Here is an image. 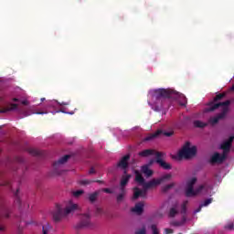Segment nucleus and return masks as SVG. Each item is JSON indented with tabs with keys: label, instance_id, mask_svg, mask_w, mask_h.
<instances>
[{
	"label": "nucleus",
	"instance_id": "1",
	"mask_svg": "<svg viewBox=\"0 0 234 234\" xmlns=\"http://www.w3.org/2000/svg\"><path fill=\"white\" fill-rule=\"evenodd\" d=\"M154 111L160 112L162 109H165L167 105V100L169 98H174L178 100L180 105L183 107L187 105V98L183 93L176 91L175 90L169 89H158L154 90Z\"/></svg>",
	"mask_w": 234,
	"mask_h": 234
},
{
	"label": "nucleus",
	"instance_id": "2",
	"mask_svg": "<svg viewBox=\"0 0 234 234\" xmlns=\"http://www.w3.org/2000/svg\"><path fill=\"white\" fill-rule=\"evenodd\" d=\"M231 104V101L228 100L223 102H208V107L206 109L207 112H213V111H217V109L222 107L221 112L214 117H210L208 122L211 125H217L220 120H224L226 118V114L229 112V105Z\"/></svg>",
	"mask_w": 234,
	"mask_h": 234
},
{
	"label": "nucleus",
	"instance_id": "3",
	"mask_svg": "<svg viewBox=\"0 0 234 234\" xmlns=\"http://www.w3.org/2000/svg\"><path fill=\"white\" fill-rule=\"evenodd\" d=\"M76 209H78V204L71 203V201H69V204L66 207L65 209H63L61 206L57 205L55 211H53L54 222H59L63 217L70 215V213H73V211H76Z\"/></svg>",
	"mask_w": 234,
	"mask_h": 234
},
{
	"label": "nucleus",
	"instance_id": "4",
	"mask_svg": "<svg viewBox=\"0 0 234 234\" xmlns=\"http://www.w3.org/2000/svg\"><path fill=\"white\" fill-rule=\"evenodd\" d=\"M75 230L77 233L83 229H92L94 228V223L90 222V215L84 214L81 216L80 222H78L75 226Z\"/></svg>",
	"mask_w": 234,
	"mask_h": 234
},
{
	"label": "nucleus",
	"instance_id": "5",
	"mask_svg": "<svg viewBox=\"0 0 234 234\" xmlns=\"http://www.w3.org/2000/svg\"><path fill=\"white\" fill-rule=\"evenodd\" d=\"M12 209L6 207L5 200L0 198V231H6V227L2 223V218H10Z\"/></svg>",
	"mask_w": 234,
	"mask_h": 234
},
{
	"label": "nucleus",
	"instance_id": "6",
	"mask_svg": "<svg viewBox=\"0 0 234 234\" xmlns=\"http://www.w3.org/2000/svg\"><path fill=\"white\" fill-rule=\"evenodd\" d=\"M197 154V146L191 147V143L186 142L183 148L179 151V158H191Z\"/></svg>",
	"mask_w": 234,
	"mask_h": 234
},
{
	"label": "nucleus",
	"instance_id": "7",
	"mask_svg": "<svg viewBox=\"0 0 234 234\" xmlns=\"http://www.w3.org/2000/svg\"><path fill=\"white\" fill-rule=\"evenodd\" d=\"M69 158H70V155H64L53 164V169L57 175H61V167L69 162Z\"/></svg>",
	"mask_w": 234,
	"mask_h": 234
},
{
	"label": "nucleus",
	"instance_id": "8",
	"mask_svg": "<svg viewBox=\"0 0 234 234\" xmlns=\"http://www.w3.org/2000/svg\"><path fill=\"white\" fill-rule=\"evenodd\" d=\"M162 158H164V153L156 152L155 153V162H156V164H158L160 165V167H162L165 171H169V170L173 169V166H171V164L164 161V159H162Z\"/></svg>",
	"mask_w": 234,
	"mask_h": 234
},
{
	"label": "nucleus",
	"instance_id": "9",
	"mask_svg": "<svg viewBox=\"0 0 234 234\" xmlns=\"http://www.w3.org/2000/svg\"><path fill=\"white\" fill-rule=\"evenodd\" d=\"M228 158V155L224 153L221 154L218 152L214 153L209 159V164L214 165V164H224V161Z\"/></svg>",
	"mask_w": 234,
	"mask_h": 234
},
{
	"label": "nucleus",
	"instance_id": "10",
	"mask_svg": "<svg viewBox=\"0 0 234 234\" xmlns=\"http://www.w3.org/2000/svg\"><path fill=\"white\" fill-rule=\"evenodd\" d=\"M131 160V155L126 154L121 158L117 164L119 169H122L123 175H127V169L129 168V161Z\"/></svg>",
	"mask_w": 234,
	"mask_h": 234
},
{
	"label": "nucleus",
	"instance_id": "11",
	"mask_svg": "<svg viewBox=\"0 0 234 234\" xmlns=\"http://www.w3.org/2000/svg\"><path fill=\"white\" fill-rule=\"evenodd\" d=\"M147 198V188L144 186L143 189L139 187L133 188V200H138V198Z\"/></svg>",
	"mask_w": 234,
	"mask_h": 234
},
{
	"label": "nucleus",
	"instance_id": "12",
	"mask_svg": "<svg viewBox=\"0 0 234 234\" xmlns=\"http://www.w3.org/2000/svg\"><path fill=\"white\" fill-rule=\"evenodd\" d=\"M234 135H231L229 140L223 142L220 145V149H222L223 154L228 155V153H229V150L231 149V145L233 144Z\"/></svg>",
	"mask_w": 234,
	"mask_h": 234
},
{
	"label": "nucleus",
	"instance_id": "13",
	"mask_svg": "<svg viewBox=\"0 0 234 234\" xmlns=\"http://www.w3.org/2000/svg\"><path fill=\"white\" fill-rule=\"evenodd\" d=\"M195 184H197V177L191 178L186 183V197H191L193 195V190L195 189Z\"/></svg>",
	"mask_w": 234,
	"mask_h": 234
},
{
	"label": "nucleus",
	"instance_id": "14",
	"mask_svg": "<svg viewBox=\"0 0 234 234\" xmlns=\"http://www.w3.org/2000/svg\"><path fill=\"white\" fill-rule=\"evenodd\" d=\"M18 107V104L8 103L5 107L0 109V113L5 114L6 112H12V111H17Z\"/></svg>",
	"mask_w": 234,
	"mask_h": 234
},
{
	"label": "nucleus",
	"instance_id": "15",
	"mask_svg": "<svg viewBox=\"0 0 234 234\" xmlns=\"http://www.w3.org/2000/svg\"><path fill=\"white\" fill-rule=\"evenodd\" d=\"M160 184H162V180H160V178L158 179H152L149 182L144 183V187L145 189H151V187H156V186H160Z\"/></svg>",
	"mask_w": 234,
	"mask_h": 234
},
{
	"label": "nucleus",
	"instance_id": "16",
	"mask_svg": "<svg viewBox=\"0 0 234 234\" xmlns=\"http://www.w3.org/2000/svg\"><path fill=\"white\" fill-rule=\"evenodd\" d=\"M144 202L136 203L134 207L131 209L132 213H136V215H142V213H144Z\"/></svg>",
	"mask_w": 234,
	"mask_h": 234
},
{
	"label": "nucleus",
	"instance_id": "17",
	"mask_svg": "<svg viewBox=\"0 0 234 234\" xmlns=\"http://www.w3.org/2000/svg\"><path fill=\"white\" fill-rule=\"evenodd\" d=\"M156 151L155 150H153V149H145V150H143L142 152H139V155L142 157V158H147V156H153V154H155L156 155Z\"/></svg>",
	"mask_w": 234,
	"mask_h": 234
},
{
	"label": "nucleus",
	"instance_id": "18",
	"mask_svg": "<svg viewBox=\"0 0 234 234\" xmlns=\"http://www.w3.org/2000/svg\"><path fill=\"white\" fill-rule=\"evenodd\" d=\"M131 175L124 174L121 178V187L120 189H125V186L129 184V181L131 180Z\"/></svg>",
	"mask_w": 234,
	"mask_h": 234
},
{
	"label": "nucleus",
	"instance_id": "19",
	"mask_svg": "<svg viewBox=\"0 0 234 234\" xmlns=\"http://www.w3.org/2000/svg\"><path fill=\"white\" fill-rule=\"evenodd\" d=\"M141 171H142V173H144V175H145V176H146L147 178L153 176V173H154V172H153V170H151V169L149 168V165H143L142 168H141Z\"/></svg>",
	"mask_w": 234,
	"mask_h": 234
},
{
	"label": "nucleus",
	"instance_id": "20",
	"mask_svg": "<svg viewBox=\"0 0 234 234\" xmlns=\"http://www.w3.org/2000/svg\"><path fill=\"white\" fill-rule=\"evenodd\" d=\"M161 133H162V131L158 130L157 132L147 135L144 138V142H151V140H154V138H158V136H160Z\"/></svg>",
	"mask_w": 234,
	"mask_h": 234
},
{
	"label": "nucleus",
	"instance_id": "21",
	"mask_svg": "<svg viewBox=\"0 0 234 234\" xmlns=\"http://www.w3.org/2000/svg\"><path fill=\"white\" fill-rule=\"evenodd\" d=\"M135 182L143 186H144L145 184V179L144 178V176H142V174H140V172L138 171H135Z\"/></svg>",
	"mask_w": 234,
	"mask_h": 234
},
{
	"label": "nucleus",
	"instance_id": "22",
	"mask_svg": "<svg viewBox=\"0 0 234 234\" xmlns=\"http://www.w3.org/2000/svg\"><path fill=\"white\" fill-rule=\"evenodd\" d=\"M27 152L32 156H43V152L39 151V150H37L36 148H29V149H27Z\"/></svg>",
	"mask_w": 234,
	"mask_h": 234
},
{
	"label": "nucleus",
	"instance_id": "23",
	"mask_svg": "<svg viewBox=\"0 0 234 234\" xmlns=\"http://www.w3.org/2000/svg\"><path fill=\"white\" fill-rule=\"evenodd\" d=\"M204 189H206V186L204 185L199 186L196 189L194 188L193 194H190V197H197V195H200V193H202V191H204Z\"/></svg>",
	"mask_w": 234,
	"mask_h": 234
},
{
	"label": "nucleus",
	"instance_id": "24",
	"mask_svg": "<svg viewBox=\"0 0 234 234\" xmlns=\"http://www.w3.org/2000/svg\"><path fill=\"white\" fill-rule=\"evenodd\" d=\"M100 196V192L99 191H95L91 194L89 195V200L90 202H91V204H93V202L95 200H98V197Z\"/></svg>",
	"mask_w": 234,
	"mask_h": 234
},
{
	"label": "nucleus",
	"instance_id": "25",
	"mask_svg": "<svg viewBox=\"0 0 234 234\" xmlns=\"http://www.w3.org/2000/svg\"><path fill=\"white\" fill-rule=\"evenodd\" d=\"M194 126L197 129H204V127H207V123L203 122L202 121H194Z\"/></svg>",
	"mask_w": 234,
	"mask_h": 234
},
{
	"label": "nucleus",
	"instance_id": "26",
	"mask_svg": "<svg viewBox=\"0 0 234 234\" xmlns=\"http://www.w3.org/2000/svg\"><path fill=\"white\" fill-rule=\"evenodd\" d=\"M121 193L117 196V202H122L127 191L125 188H120Z\"/></svg>",
	"mask_w": 234,
	"mask_h": 234
},
{
	"label": "nucleus",
	"instance_id": "27",
	"mask_svg": "<svg viewBox=\"0 0 234 234\" xmlns=\"http://www.w3.org/2000/svg\"><path fill=\"white\" fill-rule=\"evenodd\" d=\"M14 195H15L16 204H17L18 206H21V195L19 194V188L16 189Z\"/></svg>",
	"mask_w": 234,
	"mask_h": 234
},
{
	"label": "nucleus",
	"instance_id": "28",
	"mask_svg": "<svg viewBox=\"0 0 234 234\" xmlns=\"http://www.w3.org/2000/svg\"><path fill=\"white\" fill-rule=\"evenodd\" d=\"M186 216H183L181 221H174V222H172V226H176V228L184 226L186 224Z\"/></svg>",
	"mask_w": 234,
	"mask_h": 234
},
{
	"label": "nucleus",
	"instance_id": "29",
	"mask_svg": "<svg viewBox=\"0 0 234 234\" xmlns=\"http://www.w3.org/2000/svg\"><path fill=\"white\" fill-rule=\"evenodd\" d=\"M15 164H18L19 165H22V167H25V159L21 156L15 157Z\"/></svg>",
	"mask_w": 234,
	"mask_h": 234
},
{
	"label": "nucleus",
	"instance_id": "30",
	"mask_svg": "<svg viewBox=\"0 0 234 234\" xmlns=\"http://www.w3.org/2000/svg\"><path fill=\"white\" fill-rule=\"evenodd\" d=\"M175 186V183L168 184L162 187L163 193H167L170 189H173V186Z\"/></svg>",
	"mask_w": 234,
	"mask_h": 234
},
{
	"label": "nucleus",
	"instance_id": "31",
	"mask_svg": "<svg viewBox=\"0 0 234 234\" xmlns=\"http://www.w3.org/2000/svg\"><path fill=\"white\" fill-rule=\"evenodd\" d=\"M225 97H226V93H219L214 97V100L212 102L215 103L216 101H220V100H222V98H225Z\"/></svg>",
	"mask_w": 234,
	"mask_h": 234
},
{
	"label": "nucleus",
	"instance_id": "32",
	"mask_svg": "<svg viewBox=\"0 0 234 234\" xmlns=\"http://www.w3.org/2000/svg\"><path fill=\"white\" fill-rule=\"evenodd\" d=\"M187 213V201L183 202L181 206V214L186 215Z\"/></svg>",
	"mask_w": 234,
	"mask_h": 234
},
{
	"label": "nucleus",
	"instance_id": "33",
	"mask_svg": "<svg viewBox=\"0 0 234 234\" xmlns=\"http://www.w3.org/2000/svg\"><path fill=\"white\" fill-rule=\"evenodd\" d=\"M176 215H178V210H176L175 207L170 208V211H169L170 218H174V217H176Z\"/></svg>",
	"mask_w": 234,
	"mask_h": 234
},
{
	"label": "nucleus",
	"instance_id": "34",
	"mask_svg": "<svg viewBox=\"0 0 234 234\" xmlns=\"http://www.w3.org/2000/svg\"><path fill=\"white\" fill-rule=\"evenodd\" d=\"M92 183H94V181L89 179H83L80 181V186H89Z\"/></svg>",
	"mask_w": 234,
	"mask_h": 234
},
{
	"label": "nucleus",
	"instance_id": "35",
	"mask_svg": "<svg viewBox=\"0 0 234 234\" xmlns=\"http://www.w3.org/2000/svg\"><path fill=\"white\" fill-rule=\"evenodd\" d=\"M171 178H173V175L166 174V175L163 176L161 178H159V180H161V183H162L165 180H171Z\"/></svg>",
	"mask_w": 234,
	"mask_h": 234
},
{
	"label": "nucleus",
	"instance_id": "36",
	"mask_svg": "<svg viewBox=\"0 0 234 234\" xmlns=\"http://www.w3.org/2000/svg\"><path fill=\"white\" fill-rule=\"evenodd\" d=\"M211 202H213V198H207L201 205L203 207H206L209 206V204H211Z\"/></svg>",
	"mask_w": 234,
	"mask_h": 234
},
{
	"label": "nucleus",
	"instance_id": "37",
	"mask_svg": "<svg viewBox=\"0 0 234 234\" xmlns=\"http://www.w3.org/2000/svg\"><path fill=\"white\" fill-rule=\"evenodd\" d=\"M48 109H54L56 107V101H50L47 104Z\"/></svg>",
	"mask_w": 234,
	"mask_h": 234
},
{
	"label": "nucleus",
	"instance_id": "38",
	"mask_svg": "<svg viewBox=\"0 0 234 234\" xmlns=\"http://www.w3.org/2000/svg\"><path fill=\"white\" fill-rule=\"evenodd\" d=\"M81 195H83V190H77L75 192H73V197H81Z\"/></svg>",
	"mask_w": 234,
	"mask_h": 234
},
{
	"label": "nucleus",
	"instance_id": "39",
	"mask_svg": "<svg viewBox=\"0 0 234 234\" xmlns=\"http://www.w3.org/2000/svg\"><path fill=\"white\" fill-rule=\"evenodd\" d=\"M163 134L169 138V137L173 136V134H175V133L174 132H164Z\"/></svg>",
	"mask_w": 234,
	"mask_h": 234
},
{
	"label": "nucleus",
	"instance_id": "40",
	"mask_svg": "<svg viewBox=\"0 0 234 234\" xmlns=\"http://www.w3.org/2000/svg\"><path fill=\"white\" fill-rule=\"evenodd\" d=\"M102 191L103 193H108L109 195H112V190H111V188H103Z\"/></svg>",
	"mask_w": 234,
	"mask_h": 234
},
{
	"label": "nucleus",
	"instance_id": "41",
	"mask_svg": "<svg viewBox=\"0 0 234 234\" xmlns=\"http://www.w3.org/2000/svg\"><path fill=\"white\" fill-rule=\"evenodd\" d=\"M145 233H146L145 228H143L140 230L135 232V234H145Z\"/></svg>",
	"mask_w": 234,
	"mask_h": 234
},
{
	"label": "nucleus",
	"instance_id": "42",
	"mask_svg": "<svg viewBox=\"0 0 234 234\" xmlns=\"http://www.w3.org/2000/svg\"><path fill=\"white\" fill-rule=\"evenodd\" d=\"M203 207H204L202 206V204H200L199 207L195 210V213H200Z\"/></svg>",
	"mask_w": 234,
	"mask_h": 234
},
{
	"label": "nucleus",
	"instance_id": "43",
	"mask_svg": "<svg viewBox=\"0 0 234 234\" xmlns=\"http://www.w3.org/2000/svg\"><path fill=\"white\" fill-rule=\"evenodd\" d=\"M101 213H103V209L98 207V208L96 209V215H101Z\"/></svg>",
	"mask_w": 234,
	"mask_h": 234
},
{
	"label": "nucleus",
	"instance_id": "44",
	"mask_svg": "<svg viewBox=\"0 0 234 234\" xmlns=\"http://www.w3.org/2000/svg\"><path fill=\"white\" fill-rule=\"evenodd\" d=\"M165 231L166 234L174 233V230L172 229H165Z\"/></svg>",
	"mask_w": 234,
	"mask_h": 234
},
{
	"label": "nucleus",
	"instance_id": "45",
	"mask_svg": "<svg viewBox=\"0 0 234 234\" xmlns=\"http://www.w3.org/2000/svg\"><path fill=\"white\" fill-rule=\"evenodd\" d=\"M225 228H226V229H233V223H229Z\"/></svg>",
	"mask_w": 234,
	"mask_h": 234
},
{
	"label": "nucleus",
	"instance_id": "46",
	"mask_svg": "<svg viewBox=\"0 0 234 234\" xmlns=\"http://www.w3.org/2000/svg\"><path fill=\"white\" fill-rule=\"evenodd\" d=\"M34 114H48V112H36Z\"/></svg>",
	"mask_w": 234,
	"mask_h": 234
},
{
	"label": "nucleus",
	"instance_id": "47",
	"mask_svg": "<svg viewBox=\"0 0 234 234\" xmlns=\"http://www.w3.org/2000/svg\"><path fill=\"white\" fill-rule=\"evenodd\" d=\"M17 233L18 234H22L23 233V228L21 226L18 227Z\"/></svg>",
	"mask_w": 234,
	"mask_h": 234
},
{
	"label": "nucleus",
	"instance_id": "48",
	"mask_svg": "<svg viewBox=\"0 0 234 234\" xmlns=\"http://www.w3.org/2000/svg\"><path fill=\"white\" fill-rule=\"evenodd\" d=\"M94 173H96L94 168H90V171H89V175H94Z\"/></svg>",
	"mask_w": 234,
	"mask_h": 234
},
{
	"label": "nucleus",
	"instance_id": "49",
	"mask_svg": "<svg viewBox=\"0 0 234 234\" xmlns=\"http://www.w3.org/2000/svg\"><path fill=\"white\" fill-rule=\"evenodd\" d=\"M1 186H10V181H5Z\"/></svg>",
	"mask_w": 234,
	"mask_h": 234
},
{
	"label": "nucleus",
	"instance_id": "50",
	"mask_svg": "<svg viewBox=\"0 0 234 234\" xmlns=\"http://www.w3.org/2000/svg\"><path fill=\"white\" fill-rule=\"evenodd\" d=\"M22 105H28V101H22Z\"/></svg>",
	"mask_w": 234,
	"mask_h": 234
},
{
	"label": "nucleus",
	"instance_id": "51",
	"mask_svg": "<svg viewBox=\"0 0 234 234\" xmlns=\"http://www.w3.org/2000/svg\"><path fill=\"white\" fill-rule=\"evenodd\" d=\"M93 182H97V184H102L103 183V181H101V180H96V181H93Z\"/></svg>",
	"mask_w": 234,
	"mask_h": 234
},
{
	"label": "nucleus",
	"instance_id": "52",
	"mask_svg": "<svg viewBox=\"0 0 234 234\" xmlns=\"http://www.w3.org/2000/svg\"><path fill=\"white\" fill-rule=\"evenodd\" d=\"M56 112H65V111H57V112H53V114H56Z\"/></svg>",
	"mask_w": 234,
	"mask_h": 234
},
{
	"label": "nucleus",
	"instance_id": "53",
	"mask_svg": "<svg viewBox=\"0 0 234 234\" xmlns=\"http://www.w3.org/2000/svg\"><path fill=\"white\" fill-rule=\"evenodd\" d=\"M13 101H19V99H17V98H13Z\"/></svg>",
	"mask_w": 234,
	"mask_h": 234
},
{
	"label": "nucleus",
	"instance_id": "54",
	"mask_svg": "<svg viewBox=\"0 0 234 234\" xmlns=\"http://www.w3.org/2000/svg\"><path fill=\"white\" fill-rule=\"evenodd\" d=\"M60 105H69V102H61Z\"/></svg>",
	"mask_w": 234,
	"mask_h": 234
},
{
	"label": "nucleus",
	"instance_id": "55",
	"mask_svg": "<svg viewBox=\"0 0 234 234\" xmlns=\"http://www.w3.org/2000/svg\"><path fill=\"white\" fill-rule=\"evenodd\" d=\"M230 90H234V85L230 88Z\"/></svg>",
	"mask_w": 234,
	"mask_h": 234
},
{
	"label": "nucleus",
	"instance_id": "56",
	"mask_svg": "<svg viewBox=\"0 0 234 234\" xmlns=\"http://www.w3.org/2000/svg\"><path fill=\"white\" fill-rule=\"evenodd\" d=\"M41 101H45V98H42V99H41Z\"/></svg>",
	"mask_w": 234,
	"mask_h": 234
},
{
	"label": "nucleus",
	"instance_id": "57",
	"mask_svg": "<svg viewBox=\"0 0 234 234\" xmlns=\"http://www.w3.org/2000/svg\"><path fill=\"white\" fill-rule=\"evenodd\" d=\"M69 114H74L73 112H69Z\"/></svg>",
	"mask_w": 234,
	"mask_h": 234
},
{
	"label": "nucleus",
	"instance_id": "58",
	"mask_svg": "<svg viewBox=\"0 0 234 234\" xmlns=\"http://www.w3.org/2000/svg\"><path fill=\"white\" fill-rule=\"evenodd\" d=\"M150 164H153V161H150Z\"/></svg>",
	"mask_w": 234,
	"mask_h": 234
},
{
	"label": "nucleus",
	"instance_id": "59",
	"mask_svg": "<svg viewBox=\"0 0 234 234\" xmlns=\"http://www.w3.org/2000/svg\"><path fill=\"white\" fill-rule=\"evenodd\" d=\"M0 153H1V149H0Z\"/></svg>",
	"mask_w": 234,
	"mask_h": 234
}]
</instances>
